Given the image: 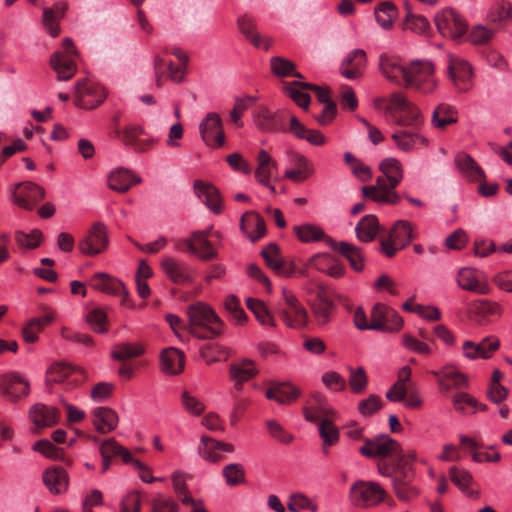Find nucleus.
I'll return each instance as SVG.
<instances>
[{"label": "nucleus", "instance_id": "obj_1", "mask_svg": "<svg viewBox=\"0 0 512 512\" xmlns=\"http://www.w3.org/2000/svg\"><path fill=\"white\" fill-rule=\"evenodd\" d=\"M359 453L367 458H380L378 472L391 479L394 493L400 501L409 502L417 497L418 489L412 485L415 478V451H404L400 443L382 434L365 439Z\"/></svg>", "mask_w": 512, "mask_h": 512}, {"label": "nucleus", "instance_id": "obj_2", "mask_svg": "<svg viewBox=\"0 0 512 512\" xmlns=\"http://www.w3.org/2000/svg\"><path fill=\"white\" fill-rule=\"evenodd\" d=\"M379 67L382 74L391 82L414 89L422 94H431L437 87L434 66L427 60H414L408 64L392 55H381Z\"/></svg>", "mask_w": 512, "mask_h": 512}, {"label": "nucleus", "instance_id": "obj_3", "mask_svg": "<svg viewBox=\"0 0 512 512\" xmlns=\"http://www.w3.org/2000/svg\"><path fill=\"white\" fill-rule=\"evenodd\" d=\"M386 111L395 124L410 128L399 129L392 134L391 138L398 149L410 152L420 146L428 145L427 138L418 132L423 123L422 114L404 94L400 92L392 94Z\"/></svg>", "mask_w": 512, "mask_h": 512}, {"label": "nucleus", "instance_id": "obj_4", "mask_svg": "<svg viewBox=\"0 0 512 512\" xmlns=\"http://www.w3.org/2000/svg\"><path fill=\"white\" fill-rule=\"evenodd\" d=\"M383 176L376 179L375 185L364 186L362 194L376 203L397 204L400 196L395 188L403 179V166L401 162L393 157L383 159L379 164Z\"/></svg>", "mask_w": 512, "mask_h": 512}, {"label": "nucleus", "instance_id": "obj_5", "mask_svg": "<svg viewBox=\"0 0 512 512\" xmlns=\"http://www.w3.org/2000/svg\"><path fill=\"white\" fill-rule=\"evenodd\" d=\"M253 122L255 126L264 132H286L289 131L287 122L293 116L286 110L271 112L266 106L259 105L254 108Z\"/></svg>", "mask_w": 512, "mask_h": 512}, {"label": "nucleus", "instance_id": "obj_6", "mask_svg": "<svg viewBox=\"0 0 512 512\" xmlns=\"http://www.w3.org/2000/svg\"><path fill=\"white\" fill-rule=\"evenodd\" d=\"M385 490L376 482L356 481L350 487L351 502L358 507H371L385 498Z\"/></svg>", "mask_w": 512, "mask_h": 512}, {"label": "nucleus", "instance_id": "obj_7", "mask_svg": "<svg viewBox=\"0 0 512 512\" xmlns=\"http://www.w3.org/2000/svg\"><path fill=\"white\" fill-rule=\"evenodd\" d=\"M62 46L65 53L61 51L54 52L50 58V65L56 72L57 79L59 81H66L76 73L74 57L77 55V50L70 38H65Z\"/></svg>", "mask_w": 512, "mask_h": 512}, {"label": "nucleus", "instance_id": "obj_8", "mask_svg": "<svg viewBox=\"0 0 512 512\" xmlns=\"http://www.w3.org/2000/svg\"><path fill=\"white\" fill-rule=\"evenodd\" d=\"M86 379L83 369L65 362H55L46 372V383H65L66 389H73Z\"/></svg>", "mask_w": 512, "mask_h": 512}, {"label": "nucleus", "instance_id": "obj_9", "mask_svg": "<svg viewBox=\"0 0 512 512\" xmlns=\"http://www.w3.org/2000/svg\"><path fill=\"white\" fill-rule=\"evenodd\" d=\"M414 238L411 224L404 220L397 221L389 231L387 238H382V252L389 258L393 257L398 250L407 246Z\"/></svg>", "mask_w": 512, "mask_h": 512}, {"label": "nucleus", "instance_id": "obj_10", "mask_svg": "<svg viewBox=\"0 0 512 512\" xmlns=\"http://www.w3.org/2000/svg\"><path fill=\"white\" fill-rule=\"evenodd\" d=\"M171 329L180 338L186 334L198 339H212L223 329L222 322H169Z\"/></svg>", "mask_w": 512, "mask_h": 512}, {"label": "nucleus", "instance_id": "obj_11", "mask_svg": "<svg viewBox=\"0 0 512 512\" xmlns=\"http://www.w3.org/2000/svg\"><path fill=\"white\" fill-rule=\"evenodd\" d=\"M434 22L441 35L452 39L461 38L468 29L465 20L450 8L438 12L435 15Z\"/></svg>", "mask_w": 512, "mask_h": 512}, {"label": "nucleus", "instance_id": "obj_12", "mask_svg": "<svg viewBox=\"0 0 512 512\" xmlns=\"http://www.w3.org/2000/svg\"><path fill=\"white\" fill-rule=\"evenodd\" d=\"M199 133L203 142L209 147L219 148L225 143L222 119L215 112L208 113L201 121Z\"/></svg>", "mask_w": 512, "mask_h": 512}, {"label": "nucleus", "instance_id": "obj_13", "mask_svg": "<svg viewBox=\"0 0 512 512\" xmlns=\"http://www.w3.org/2000/svg\"><path fill=\"white\" fill-rule=\"evenodd\" d=\"M109 243L105 224L95 222L87 235L79 241V250L86 255L93 256L104 251Z\"/></svg>", "mask_w": 512, "mask_h": 512}, {"label": "nucleus", "instance_id": "obj_14", "mask_svg": "<svg viewBox=\"0 0 512 512\" xmlns=\"http://www.w3.org/2000/svg\"><path fill=\"white\" fill-rule=\"evenodd\" d=\"M29 382L17 372L0 375V394L11 401H16L29 394Z\"/></svg>", "mask_w": 512, "mask_h": 512}, {"label": "nucleus", "instance_id": "obj_15", "mask_svg": "<svg viewBox=\"0 0 512 512\" xmlns=\"http://www.w3.org/2000/svg\"><path fill=\"white\" fill-rule=\"evenodd\" d=\"M448 72L454 87L460 92L468 91L472 86V68L463 59L450 55Z\"/></svg>", "mask_w": 512, "mask_h": 512}, {"label": "nucleus", "instance_id": "obj_16", "mask_svg": "<svg viewBox=\"0 0 512 512\" xmlns=\"http://www.w3.org/2000/svg\"><path fill=\"white\" fill-rule=\"evenodd\" d=\"M44 196L45 190L33 182L18 184L12 195L14 203L26 210L34 209Z\"/></svg>", "mask_w": 512, "mask_h": 512}, {"label": "nucleus", "instance_id": "obj_17", "mask_svg": "<svg viewBox=\"0 0 512 512\" xmlns=\"http://www.w3.org/2000/svg\"><path fill=\"white\" fill-rule=\"evenodd\" d=\"M76 104L83 108H94L104 101L106 92L103 87L90 81H79L75 86Z\"/></svg>", "mask_w": 512, "mask_h": 512}, {"label": "nucleus", "instance_id": "obj_18", "mask_svg": "<svg viewBox=\"0 0 512 512\" xmlns=\"http://www.w3.org/2000/svg\"><path fill=\"white\" fill-rule=\"evenodd\" d=\"M115 133L125 145L132 147L134 151L139 153L147 151L156 142L154 139H139L138 137L144 134V130L141 126L135 124H129L123 129L117 127Z\"/></svg>", "mask_w": 512, "mask_h": 512}, {"label": "nucleus", "instance_id": "obj_19", "mask_svg": "<svg viewBox=\"0 0 512 512\" xmlns=\"http://www.w3.org/2000/svg\"><path fill=\"white\" fill-rule=\"evenodd\" d=\"M161 267L167 277L175 284L182 285L192 281L191 267L173 257H165L161 261Z\"/></svg>", "mask_w": 512, "mask_h": 512}, {"label": "nucleus", "instance_id": "obj_20", "mask_svg": "<svg viewBox=\"0 0 512 512\" xmlns=\"http://www.w3.org/2000/svg\"><path fill=\"white\" fill-rule=\"evenodd\" d=\"M43 483L53 495H59L67 491L69 476L61 466H50L42 474Z\"/></svg>", "mask_w": 512, "mask_h": 512}, {"label": "nucleus", "instance_id": "obj_21", "mask_svg": "<svg viewBox=\"0 0 512 512\" xmlns=\"http://www.w3.org/2000/svg\"><path fill=\"white\" fill-rule=\"evenodd\" d=\"M457 282L462 289L467 291L479 294H487L490 291L488 284L483 279L482 273L473 268H462L458 272Z\"/></svg>", "mask_w": 512, "mask_h": 512}, {"label": "nucleus", "instance_id": "obj_22", "mask_svg": "<svg viewBox=\"0 0 512 512\" xmlns=\"http://www.w3.org/2000/svg\"><path fill=\"white\" fill-rule=\"evenodd\" d=\"M366 65V53L355 49L347 54L340 65V73L347 79L354 80L362 76Z\"/></svg>", "mask_w": 512, "mask_h": 512}, {"label": "nucleus", "instance_id": "obj_23", "mask_svg": "<svg viewBox=\"0 0 512 512\" xmlns=\"http://www.w3.org/2000/svg\"><path fill=\"white\" fill-rule=\"evenodd\" d=\"M432 374L436 377L442 392H448L452 388L465 387L468 383L466 375L453 366H445L438 371H433Z\"/></svg>", "mask_w": 512, "mask_h": 512}, {"label": "nucleus", "instance_id": "obj_24", "mask_svg": "<svg viewBox=\"0 0 512 512\" xmlns=\"http://www.w3.org/2000/svg\"><path fill=\"white\" fill-rule=\"evenodd\" d=\"M188 251L197 255L201 260L209 261L217 256V252L207 239L205 232H193L191 238L184 241Z\"/></svg>", "mask_w": 512, "mask_h": 512}, {"label": "nucleus", "instance_id": "obj_25", "mask_svg": "<svg viewBox=\"0 0 512 512\" xmlns=\"http://www.w3.org/2000/svg\"><path fill=\"white\" fill-rule=\"evenodd\" d=\"M258 374V370L250 359H242L232 363L229 367V376L236 391L241 392L243 384Z\"/></svg>", "mask_w": 512, "mask_h": 512}, {"label": "nucleus", "instance_id": "obj_26", "mask_svg": "<svg viewBox=\"0 0 512 512\" xmlns=\"http://www.w3.org/2000/svg\"><path fill=\"white\" fill-rule=\"evenodd\" d=\"M140 182L141 178L139 176L124 167L112 170L108 176V187L119 193L127 192L133 185Z\"/></svg>", "mask_w": 512, "mask_h": 512}, {"label": "nucleus", "instance_id": "obj_27", "mask_svg": "<svg viewBox=\"0 0 512 512\" xmlns=\"http://www.w3.org/2000/svg\"><path fill=\"white\" fill-rule=\"evenodd\" d=\"M277 162L265 150H260L257 155L256 180L262 185H269V181L277 179Z\"/></svg>", "mask_w": 512, "mask_h": 512}, {"label": "nucleus", "instance_id": "obj_28", "mask_svg": "<svg viewBox=\"0 0 512 512\" xmlns=\"http://www.w3.org/2000/svg\"><path fill=\"white\" fill-rule=\"evenodd\" d=\"M267 266H269L276 274L289 277L294 272V266L284 261L276 244L271 243L261 252Z\"/></svg>", "mask_w": 512, "mask_h": 512}, {"label": "nucleus", "instance_id": "obj_29", "mask_svg": "<svg viewBox=\"0 0 512 512\" xmlns=\"http://www.w3.org/2000/svg\"><path fill=\"white\" fill-rule=\"evenodd\" d=\"M335 414V411L328 405L321 393H315L313 395V403L303 408L305 420L311 423H320L322 419L332 417Z\"/></svg>", "mask_w": 512, "mask_h": 512}, {"label": "nucleus", "instance_id": "obj_30", "mask_svg": "<svg viewBox=\"0 0 512 512\" xmlns=\"http://www.w3.org/2000/svg\"><path fill=\"white\" fill-rule=\"evenodd\" d=\"M497 338H485L479 343L465 341L463 343L464 356L469 359L490 358L491 354L499 348Z\"/></svg>", "mask_w": 512, "mask_h": 512}, {"label": "nucleus", "instance_id": "obj_31", "mask_svg": "<svg viewBox=\"0 0 512 512\" xmlns=\"http://www.w3.org/2000/svg\"><path fill=\"white\" fill-rule=\"evenodd\" d=\"M240 227L253 242L261 239L266 233L264 219L254 211H248L242 215Z\"/></svg>", "mask_w": 512, "mask_h": 512}, {"label": "nucleus", "instance_id": "obj_32", "mask_svg": "<svg viewBox=\"0 0 512 512\" xmlns=\"http://www.w3.org/2000/svg\"><path fill=\"white\" fill-rule=\"evenodd\" d=\"M300 394L301 390L289 382L276 383L265 393L267 399L275 400L277 403L282 405L296 401Z\"/></svg>", "mask_w": 512, "mask_h": 512}, {"label": "nucleus", "instance_id": "obj_33", "mask_svg": "<svg viewBox=\"0 0 512 512\" xmlns=\"http://www.w3.org/2000/svg\"><path fill=\"white\" fill-rule=\"evenodd\" d=\"M185 356L176 348H166L160 355V367L162 372L168 375H178L184 369Z\"/></svg>", "mask_w": 512, "mask_h": 512}, {"label": "nucleus", "instance_id": "obj_34", "mask_svg": "<svg viewBox=\"0 0 512 512\" xmlns=\"http://www.w3.org/2000/svg\"><path fill=\"white\" fill-rule=\"evenodd\" d=\"M304 89H309L315 92L318 100L325 104L321 114L315 116V119L320 125H328L332 122L336 114V104L330 100L328 91L312 84H302Z\"/></svg>", "mask_w": 512, "mask_h": 512}, {"label": "nucleus", "instance_id": "obj_35", "mask_svg": "<svg viewBox=\"0 0 512 512\" xmlns=\"http://www.w3.org/2000/svg\"><path fill=\"white\" fill-rule=\"evenodd\" d=\"M194 190L199 199L213 212L221 211V198L216 187L201 180L194 182Z\"/></svg>", "mask_w": 512, "mask_h": 512}, {"label": "nucleus", "instance_id": "obj_36", "mask_svg": "<svg viewBox=\"0 0 512 512\" xmlns=\"http://www.w3.org/2000/svg\"><path fill=\"white\" fill-rule=\"evenodd\" d=\"M455 164L461 174L469 181H482L485 179L483 169L467 153H458L455 157Z\"/></svg>", "mask_w": 512, "mask_h": 512}, {"label": "nucleus", "instance_id": "obj_37", "mask_svg": "<svg viewBox=\"0 0 512 512\" xmlns=\"http://www.w3.org/2000/svg\"><path fill=\"white\" fill-rule=\"evenodd\" d=\"M92 414L93 424L98 432L109 433L117 427L119 418L113 409L98 407L93 410Z\"/></svg>", "mask_w": 512, "mask_h": 512}, {"label": "nucleus", "instance_id": "obj_38", "mask_svg": "<svg viewBox=\"0 0 512 512\" xmlns=\"http://www.w3.org/2000/svg\"><path fill=\"white\" fill-rule=\"evenodd\" d=\"M289 132L299 139H305L312 145L322 146L325 143L324 135L318 130L308 129L296 116L290 117Z\"/></svg>", "mask_w": 512, "mask_h": 512}, {"label": "nucleus", "instance_id": "obj_39", "mask_svg": "<svg viewBox=\"0 0 512 512\" xmlns=\"http://www.w3.org/2000/svg\"><path fill=\"white\" fill-rule=\"evenodd\" d=\"M66 4H55L52 8L43 9L42 23L46 31L52 36L57 37L60 33L59 20L62 19L66 13Z\"/></svg>", "mask_w": 512, "mask_h": 512}, {"label": "nucleus", "instance_id": "obj_40", "mask_svg": "<svg viewBox=\"0 0 512 512\" xmlns=\"http://www.w3.org/2000/svg\"><path fill=\"white\" fill-rule=\"evenodd\" d=\"M30 418L37 427H49L57 423L58 410L38 403L31 407Z\"/></svg>", "mask_w": 512, "mask_h": 512}, {"label": "nucleus", "instance_id": "obj_41", "mask_svg": "<svg viewBox=\"0 0 512 512\" xmlns=\"http://www.w3.org/2000/svg\"><path fill=\"white\" fill-rule=\"evenodd\" d=\"M458 121V112L450 104H439L432 114V125L438 129H445L448 125L455 124Z\"/></svg>", "mask_w": 512, "mask_h": 512}, {"label": "nucleus", "instance_id": "obj_42", "mask_svg": "<svg viewBox=\"0 0 512 512\" xmlns=\"http://www.w3.org/2000/svg\"><path fill=\"white\" fill-rule=\"evenodd\" d=\"M92 288L113 295L123 291V283L106 273H96L89 281Z\"/></svg>", "mask_w": 512, "mask_h": 512}, {"label": "nucleus", "instance_id": "obj_43", "mask_svg": "<svg viewBox=\"0 0 512 512\" xmlns=\"http://www.w3.org/2000/svg\"><path fill=\"white\" fill-rule=\"evenodd\" d=\"M381 226L374 215H366L360 219L355 227L358 239L362 242H370L375 239Z\"/></svg>", "mask_w": 512, "mask_h": 512}, {"label": "nucleus", "instance_id": "obj_44", "mask_svg": "<svg viewBox=\"0 0 512 512\" xmlns=\"http://www.w3.org/2000/svg\"><path fill=\"white\" fill-rule=\"evenodd\" d=\"M144 347L140 343L123 342L114 345L111 351V358L118 361H125L143 355Z\"/></svg>", "mask_w": 512, "mask_h": 512}, {"label": "nucleus", "instance_id": "obj_45", "mask_svg": "<svg viewBox=\"0 0 512 512\" xmlns=\"http://www.w3.org/2000/svg\"><path fill=\"white\" fill-rule=\"evenodd\" d=\"M310 265L334 277L340 278L344 274V269L341 265L333 263L332 258L327 254L315 255L310 260Z\"/></svg>", "mask_w": 512, "mask_h": 512}, {"label": "nucleus", "instance_id": "obj_46", "mask_svg": "<svg viewBox=\"0 0 512 512\" xmlns=\"http://www.w3.org/2000/svg\"><path fill=\"white\" fill-rule=\"evenodd\" d=\"M332 247L347 258L353 269L356 271L362 269L363 257L358 248L346 242H334Z\"/></svg>", "mask_w": 512, "mask_h": 512}, {"label": "nucleus", "instance_id": "obj_47", "mask_svg": "<svg viewBox=\"0 0 512 512\" xmlns=\"http://www.w3.org/2000/svg\"><path fill=\"white\" fill-rule=\"evenodd\" d=\"M283 300L284 305L282 307V312L285 320H293V318L305 319L307 317L306 311L299 304L293 294L288 291H284Z\"/></svg>", "mask_w": 512, "mask_h": 512}, {"label": "nucleus", "instance_id": "obj_48", "mask_svg": "<svg viewBox=\"0 0 512 512\" xmlns=\"http://www.w3.org/2000/svg\"><path fill=\"white\" fill-rule=\"evenodd\" d=\"M403 309L414 313L417 317L423 320H439L441 313L437 307L425 306L414 303L412 300H408L403 304Z\"/></svg>", "mask_w": 512, "mask_h": 512}, {"label": "nucleus", "instance_id": "obj_49", "mask_svg": "<svg viewBox=\"0 0 512 512\" xmlns=\"http://www.w3.org/2000/svg\"><path fill=\"white\" fill-rule=\"evenodd\" d=\"M200 358L207 364L211 365L215 362L225 360L227 358L226 349L220 347L216 343L204 344L199 350Z\"/></svg>", "mask_w": 512, "mask_h": 512}, {"label": "nucleus", "instance_id": "obj_50", "mask_svg": "<svg viewBox=\"0 0 512 512\" xmlns=\"http://www.w3.org/2000/svg\"><path fill=\"white\" fill-rule=\"evenodd\" d=\"M452 402L454 408L462 413L466 412V406L472 408L473 412L485 411L487 409L485 404L480 403L475 397L464 392L455 394L453 396Z\"/></svg>", "mask_w": 512, "mask_h": 512}, {"label": "nucleus", "instance_id": "obj_51", "mask_svg": "<svg viewBox=\"0 0 512 512\" xmlns=\"http://www.w3.org/2000/svg\"><path fill=\"white\" fill-rule=\"evenodd\" d=\"M406 16L404 27L418 34H427L430 30L429 21L421 15L413 14L408 4H406Z\"/></svg>", "mask_w": 512, "mask_h": 512}, {"label": "nucleus", "instance_id": "obj_52", "mask_svg": "<svg viewBox=\"0 0 512 512\" xmlns=\"http://www.w3.org/2000/svg\"><path fill=\"white\" fill-rule=\"evenodd\" d=\"M397 16V8L391 2H384L375 10L378 24L384 29H390Z\"/></svg>", "mask_w": 512, "mask_h": 512}, {"label": "nucleus", "instance_id": "obj_53", "mask_svg": "<svg viewBox=\"0 0 512 512\" xmlns=\"http://www.w3.org/2000/svg\"><path fill=\"white\" fill-rule=\"evenodd\" d=\"M238 28L245 38L256 48L260 47V34L256 31V23L249 16H242L238 19Z\"/></svg>", "mask_w": 512, "mask_h": 512}, {"label": "nucleus", "instance_id": "obj_54", "mask_svg": "<svg viewBox=\"0 0 512 512\" xmlns=\"http://www.w3.org/2000/svg\"><path fill=\"white\" fill-rule=\"evenodd\" d=\"M358 330H373L380 333H397L403 327V322H354Z\"/></svg>", "mask_w": 512, "mask_h": 512}, {"label": "nucleus", "instance_id": "obj_55", "mask_svg": "<svg viewBox=\"0 0 512 512\" xmlns=\"http://www.w3.org/2000/svg\"><path fill=\"white\" fill-rule=\"evenodd\" d=\"M318 431L324 447L335 445L339 440V430L329 418L320 421Z\"/></svg>", "mask_w": 512, "mask_h": 512}, {"label": "nucleus", "instance_id": "obj_56", "mask_svg": "<svg viewBox=\"0 0 512 512\" xmlns=\"http://www.w3.org/2000/svg\"><path fill=\"white\" fill-rule=\"evenodd\" d=\"M222 475L228 486H237L245 482V470L240 463H231L224 466Z\"/></svg>", "mask_w": 512, "mask_h": 512}, {"label": "nucleus", "instance_id": "obj_57", "mask_svg": "<svg viewBox=\"0 0 512 512\" xmlns=\"http://www.w3.org/2000/svg\"><path fill=\"white\" fill-rule=\"evenodd\" d=\"M349 385L355 394H362L368 385V377L363 367H348Z\"/></svg>", "mask_w": 512, "mask_h": 512}, {"label": "nucleus", "instance_id": "obj_58", "mask_svg": "<svg viewBox=\"0 0 512 512\" xmlns=\"http://www.w3.org/2000/svg\"><path fill=\"white\" fill-rule=\"evenodd\" d=\"M188 320H220L214 310L202 302H196L187 309Z\"/></svg>", "mask_w": 512, "mask_h": 512}, {"label": "nucleus", "instance_id": "obj_59", "mask_svg": "<svg viewBox=\"0 0 512 512\" xmlns=\"http://www.w3.org/2000/svg\"><path fill=\"white\" fill-rule=\"evenodd\" d=\"M180 401L184 410L192 416H199L205 410L204 403L187 390L182 392Z\"/></svg>", "mask_w": 512, "mask_h": 512}, {"label": "nucleus", "instance_id": "obj_60", "mask_svg": "<svg viewBox=\"0 0 512 512\" xmlns=\"http://www.w3.org/2000/svg\"><path fill=\"white\" fill-rule=\"evenodd\" d=\"M15 240L21 248L35 249L42 242V232L38 229H34L30 233L17 231L15 233Z\"/></svg>", "mask_w": 512, "mask_h": 512}, {"label": "nucleus", "instance_id": "obj_61", "mask_svg": "<svg viewBox=\"0 0 512 512\" xmlns=\"http://www.w3.org/2000/svg\"><path fill=\"white\" fill-rule=\"evenodd\" d=\"M257 101L255 96H246L245 98H237L235 105L230 112L231 121L238 127L243 126L241 121L242 114L246 111L254 102Z\"/></svg>", "mask_w": 512, "mask_h": 512}, {"label": "nucleus", "instance_id": "obj_62", "mask_svg": "<svg viewBox=\"0 0 512 512\" xmlns=\"http://www.w3.org/2000/svg\"><path fill=\"white\" fill-rule=\"evenodd\" d=\"M451 481L463 492H467L472 483V475L459 467L453 466L449 469Z\"/></svg>", "mask_w": 512, "mask_h": 512}, {"label": "nucleus", "instance_id": "obj_63", "mask_svg": "<svg viewBox=\"0 0 512 512\" xmlns=\"http://www.w3.org/2000/svg\"><path fill=\"white\" fill-rule=\"evenodd\" d=\"M288 509L291 512H301L303 510H310L312 512H316L318 510V506L311 502L309 498H307L303 494H294L291 495L288 502Z\"/></svg>", "mask_w": 512, "mask_h": 512}, {"label": "nucleus", "instance_id": "obj_64", "mask_svg": "<svg viewBox=\"0 0 512 512\" xmlns=\"http://www.w3.org/2000/svg\"><path fill=\"white\" fill-rule=\"evenodd\" d=\"M488 19L494 23H501L504 20L512 22V4L505 2L497 4L489 11Z\"/></svg>", "mask_w": 512, "mask_h": 512}]
</instances>
